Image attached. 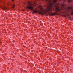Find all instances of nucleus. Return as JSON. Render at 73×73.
Here are the masks:
<instances>
[{
  "label": "nucleus",
  "instance_id": "obj_1",
  "mask_svg": "<svg viewBox=\"0 0 73 73\" xmlns=\"http://www.w3.org/2000/svg\"><path fill=\"white\" fill-rule=\"evenodd\" d=\"M57 1V0H52V1H49L48 6H49V8L48 7V11H52L53 10V9L52 8V7H53V5H55L54 3H56Z\"/></svg>",
  "mask_w": 73,
  "mask_h": 73
},
{
  "label": "nucleus",
  "instance_id": "obj_4",
  "mask_svg": "<svg viewBox=\"0 0 73 73\" xmlns=\"http://www.w3.org/2000/svg\"><path fill=\"white\" fill-rule=\"evenodd\" d=\"M62 9V7L60 9L58 7H57L55 8V11L56 12H58V11H61V10Z\"/></svg>",
  "mask_w": 73,
  "mask_h": 73
},
{
  "label": "nucleus",
  "instance_id": "obj_9",
  "mask_svg": "<svg viewBox=\"0 0 73 73\" xmlns=\"http://www.w3.org/2000/svg\"><path fill=\"white\" fill-rule=\"evenodd\" d=\"M71 13L72 14V15H73V11H72V13Z\"/></svg>",
  "mask_w": 73,
  "mask_h": 73
},
{
  "label": "nucleus",
  "instance_id": "obj_10",
  "mask_svg": "<svg viewBox=\"0 0 73 73\" xmlns=\"http://www.w3.org/2000/svg\"><path fill=\"white\" fill-rule=\"evenodd\" d=\"M61 7H63V6L62 5H61Z\"/></svg>",
  "mask_w": 73,
  "mask_h": 73
},
{
  "label": "nucleus",
  "instance_id": "obj_5",
  "mask_svg": "<svg viewBox=\"0 0 73 73\" xmlns=\"http://www.w3.org/2000/svg\"><path fill=\"white\" fill-rule=\"evenodd\" d=\"M6 9V7H4V6H3L2 8V9L3 10H4V9Z\"/></svg>",
  "mask_w": 73,
  "mask_h": 73
},
{
  "label": "nucleus",
  "instance_id": "obj_2",
  "mask_svg": "<svg viewBox=\"0 0 73 73\" xmlns=\"http://www.w3.org/2000/svg\"><path fill=\"white\" fill-rule=\"evenodd\" d=\"M33 5H32L29 3V5L28 7H26V9H31V10L33 11L34 13H37L38 12L36 10H33Z\"/></svg>",
  "mask_w": 73,
  "mask_h": 73
},
{
  "label": "nucleus",
  "instance_id": "obj_11",
  "mask_svg": "<svg viewBox=\"0 0 73 73\" xmlns=\"http://www.w3.org/2000/svg\"><path fill=\"white\" fill-rule=\"evenodd\" d=\"M12 1H13L14 0H12Z\"/></svg>",
  "mask_w": 73,
  "mask_h": 73
},
{
  "label": "nucleus",
  "instance_id": "obj_7",
  "mask_svg": "<svg viewBox=\"0 0 73 73\" xmlns=\"http://www.w3.org/2000/svg\"><path fill=\"white\" fill-rule=\"evenodd\" d=\"M68 1L69 2H71V1H70V0H68Z\"/></svg>",
  "mask_w": 73,
  "mask_h": 73
},
{
  "label": "nucleus",
  "instance_id": "obj_8",
  "mask_svg": "<svg viewBox=\"0 0 73 73\" xmlns=\"http://www.w3.org/2000/svg\"><path fill=\"white\" fill-rule=\"evenodd\" d=\"M13 6H14V7H15V5L14 4H13Z\"/></svg>",
  "mask_w": 73,
  "mask_h": 73
},
{
  "label": "nucleus",
  "instance_id": "obj_6",
  "mask_svg": "<svg viewBox=\"0 0 73 73\" xmlns=\"http://www.w3.org/2000/svg\"><path fill=\"white\" fill-rule=\"evenodd\" d=\"M68 9H72V8L70 7H68Z\"/></svg>",
  "mask_w": 73,
  "mask_h": 73
},
{
  "label": "nucleus",
  "instance_id": "obj_3",
  "mask_svg": "<svg viewBox=\"0 0 73 73\" xmlns=\"http://www.w3.org/2000/svg\"><path fill=\"white\" fill-rule=\"evenodd\" d=\"M41 9L42 11H39V14H41V15H44L45 14V12H44V10L42 8H41Z\"/></svg>",
  "mask_w": 73,
  "mask_h": 73
},
{
  "label": "nucleus",
  "instance_id": "obj_13",
  "mask_svg": "<svg viewBox=\"0 0 73 73\" xmlns=\"http://www.w3.org/2000/svg\"><path fill=\"white\" fill-rule=\"evenodd\" d=\"M47 0V1H48V0Z\"/></svg>",
  "mask_w": 73,
  "mask_h": 73
},
{
  "label": "nucleus",
  "instance_id": "obj_12",
  "mask_svg": "<svg viewBox=\"0 0 73 73\" xmlns=\"http://www.w3.org/2000/svg\"><path fill=\"white\" fill-rule=\"evenodd\" d=\"M13 8H14V7H13Z\"/></svg>",
  "mask_w": 73,
  "mask_h": 73
}]
</instances>
